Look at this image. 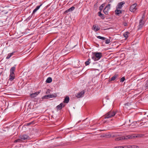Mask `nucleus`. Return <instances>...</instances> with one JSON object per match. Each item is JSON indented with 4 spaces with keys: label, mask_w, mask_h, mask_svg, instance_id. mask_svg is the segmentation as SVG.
Instances as JSON below:
<instances>
[{
    "label": "nucleus",
    "mask_w": 148,
    "mask_h": 148,
    "mask_svg": "<svg viewBox=\"0 0 148 148\" xmlns=\"http://www.w3.org/2000/svg\"><path fill=\"white\" fill-rule=\"evenodd\" d=\"M93 55L92 56L91 58L95 61L99 60L102 56V53L97 52L93 53Z\"/></svg>",
    "instance_id": "f257e3e1"
},
{
    "label": "nucleus",
    "mask_w": 148,
    "mask_h": 148,
    "mask_svg": "<svg viewBox=\"0 0 148 148\" xmlns=\"http://www.w3.org/2000/svg\"><path fill=\"white\" fill-rule=\"evenodd\" d=\"M30 138V137L27 135L25 134L22 136H21L19 138L16 140L14 142L17 143H21L23 140H29Z\"/></svg>",
    "instance_id": "f03ea898"
},
{
    "label": "nucleus",
    "mask_w": 148,
    "mask_h": 148,
    "mask_svg": "<svg viewBox=\"0 0 148 148\" xmlns=\"http://www.w3.org/2000/svg\"><path fill=\"white\" fill-rule=\"evenodd\" d=\"M145 17V14H144L142 18L140 20L139 22V25L137 27L138 30H140L141 29L143 26L145 22L143 21V19Z\"/></svg>",
    "instance_id": "7ed1b4c3"
},
{
    "label": "nucleus",
    "mask_w": 148,
    "mask_h": 148,
    "mask_svg": "<svg viewBox=\"0 0 148 148\" xmlns=\"http://www.w3.org/2000/svg\"><path fill=\"white\" fill-rule=\"evenodd\" d=\"M116 113V112L114 111L111 110L104 115V118L108 119L113 116L115 115Z\"/></svg>",
    "instance_id": "20e7f679"
},
{
    "label": "nucleus",
    "mask_w": 148,
    "mask_h": 148,
    "mask_svg": "<svg viewBox=\"0 0 148 148\" xmlns=\"http://www.w3.org/2000/svg\"><path fill=\"white\" fill-rule=\"evenodd\" d=\"M110 4H108L104 9L103 12L105 14L108 15V14L109 10L110 9Z\"/></svg>",
    "instance_id": "39448f33"
},
{
    "label": "nucleus",
    "mask_w": 148,
    "mask_h": 148,
    "mask_svg": "<svg viewBox=\"0 0 148 148\" xmlns=\"http://www.w3.org/2000/svg\"><path fill=\"white\" fill-rule=\"evenodd\" d=\"M137 5V4L135 3L131 6L130 8V11L132 12H135L137 9L136 7Z\"/></svg>",
    "instance_id": "423d86ee"
},
{
    "label": "nucleus",
    "mask_w": 148,
    "mask_h": 148,
    "mask_svg": "<svg viewBox=\"0 0 148 148\" xmlns=\"http://www.w3.org/2000/svg\"><path fill=\"white\" fill-rule=\"evenodd\" d=\"M84 90H83L80 92L78 93L76 95V97L77 98L82 97L84 95Z\"/></svg>",
    "instance_id": "0eeeda50"
},
{
    "label": "nucleus",
    "mask_w": 148,
    "mask_h": 148,
    "mask_svg": "<svg viewBox=\"0 0 148 148\" xmlns=\"http://www.w3.org/2000/svg\"><path fill=\"white\" fill-rule=\"evenodd\" d=\"M87 119L86 118L83 121V125L84 127H87L89 125L90 122L89 121L87 120Z\"/></svg>",
    "instance_id": "6e6552de"
},
{
    "label": "nucleus",
    "mask_w": 148,
    "mask_h": 148,
    "mask_svg": "<svg viewBox=\"0 0 148 148\" xmlns=\"http://www.w3.org/2000/svg\"><path fill=\"white\" fill-rule=\"evenodd\" d=\"M65 106L64 104L63 103H61L59 105L57 106L56 107L57 110H61L62 108Z\"/></svg>",
    "instance_id": "1a4fd4ad"
},
{
    "label": "nucleus",
    "mask_w": 148,
    "mask_h": 148,
    "mask_svg": "<svg viewBox=\"0 0 148 148\" xmlns=\"http://www.w3.org/2000/svg\"><path fill=\"white\" fill-rule=\"evenodd\" d=\"M125 4V2L124 1H123L119 3L116 7V9H121L122 7V5H123Z\"/></svg>",
    "instance_id": "9d476101"
},
{
    "label": "nucleus",
    "mask_w": 148,
    "mask_h": 148,
    "mask_svg": "<svg viewBox=\"0 0 148 148\" xmlns=\"http://www.w3.org/2000/svg\"><path fill=\"white\" fill-rule=\"evenodd\" d=\"M92 29L95 32H96L99 31L100 29V28L96 25H93L92 26Z\"/></svg>",
    "instance_id": "9b49d317"
},
{
    "label": "nucleus",
    "mask_w": 148,
    "mask_h": 148,
    "mask_svg": "<svg viewBox=\"0 0 148 148\" xmlns=\"http://www.w3.org/2000/svg\"><path fill=\"white\" fill-rule=\"evenodd\" d=\"M40 91H38L37 92L32 93L30 94V97L32 98H34L40 92Z\"/></svg>",
    "instance_id": "f8f14e48"
},
{
    "label": "nucleus",
    "mask_w": 148,
    "mask_h": 148,
    "mask_svg": "<svg viewBox=\"0 0 148 148\" xmlns=\"http://www.w3.org/2000/svg\"><path fill=\"white\" fill-rule=\"evenodd\" d=\"M75 8V7L73 6L72 7L70 8H69V9H68V10H66V11H65L64 13H66L69 12H71L73 11V10H74Z\"/></svg>",
    "instance_id": "ddd939ff"
},
{
    "label": "nucleus",
    "mask_w": 148,
    "mask_h": 148,
    "mask_svg": "<svg viewBox=\"0 0 148 148\" xmlns=\"http://www.w3.org/2000/svg\"><path fill=\"white\" fill-rule=\"evenodd\" d=\"M118 74H115L109 79L110 81H114L118 77Z\"/></svg>",
    "instance_id": "4468645a"
},
{
    "label": "nucleus",
    "mask_w": 148,
    "mask_h": 148,
    "mask_svg": "<svg viewBox=\"0 0 148 148\" xmlns=\"http://www.w3.org/2000/svg\"><path fill=\"white\" fill-rule=\"evenodd\" d=\"M15 78V74L10 73L9 79L10 81H12Z\"/></svg>",
    "instance_id": "2eb2a0df"
},
{
    "label": "nucleus",
    "mask_w": 148,
    "mask_h": 148,
    "mask_svg": "<svg viewBox=\"0 0 148 148\" xmlns=\"http://www.w3.org/2000/svg\"><path fill=\"white\" fill-rule=\"evenodd\" d=\"M69 99H70L69 97L68 96H66V97L64 98L63 102L64 103H67L69 102Z\"/></svg>",
    "instance_id": "dca6fc26"
},
{
    "label": "nucleus",
    "mask_w": 148,
    "mask_h": 148,
    "mask_svg": "<svg viewBox=\"0 0 148 148\" xmlns=\"http://www.w3.org/2000/svg\"><path fill=\"white\" fill-rule=\"evenodd\" d=\"M42 5V4H41L40 5H38V6H37L33 10V11L32 12V14H34L37 11V10H38L39 9L40 7Z\"/></svg>",
    "instance_id": "f3484780"
},
{
    "label": "nucleus",
    "mask_w": 148,
    "mask_h": 148,
    "mask_svg": "<svg viewBox=\"0 0 148 148\" xmlns=\"http://www.w3.org/2000/svg\"><path fill=\"white\" fill-rule=\"evenodd\" d=\"M15 69H16L15 66H13V67H12L10 69V73L12 74H14V72L15 71Z\"/></svg>",
    "instance_id": "a211bd4d"
},
{
    "label": "nucleus",
    "mask_w": 148,
    "mask_h": 148,
    "mask_svg": "<svg viewBox=\"0 0 148 148\" xmlns=\"http://www.w3.org/2000/svg\"><path fill=\"white\" fill-rule=\"evenodd\" d=\"M123 140H125V137H119L116 138L115 139V140L116 141H119Z\"/></svg>",
    "instance_id": "6ab92c4d"
},
{
    "label": "nucleus",
    "mask_w": 148,
    "mask_h": 148,
    "mask_svg": "<svg viewBox=\"0 0 148 148\" xmlns=\"http://www.w3.org/2000/svg\"><path fill=\"white\" fill-rule=\"evenodd\" d=\"M115 14L117 15H119L120 14H121V11L120 10H118V9H116L115 10Z\"/></svg>",
    "instance_id": "aec40b11"
},
{
    "label": "nucleus",
    "mask_w": 148,
    "mask_h": 148,
    "mask_svg": "<svg viewBox=\"0 0 148 148\" xmlns=\"http://www.w3.org/2000/svg\"><path fill=\"white\" fill-rule=\"evenodd\" d=\"M134 136H132V135H128L125 136V140H127L128 139H131L133 137H134Z\"/></svg>",
    "instance_id": "412c9836"
},
{
    "label": "nucleus",
    "mask_w": 148,
    "mask_h": 148,
    "mask_svg": "<svg viewBox=\"0 0 148 148\" xmlns=\"http://www.w3.org/2000/svg\"><path fill=\"white\" fill-rule=\"evenodd\" d=\"M130 34V33L128 32H126L123 34V36L125 38V39H127L128 37V35Z\"/></svg>",
    "instance_id": "4be33fe9"
},
{
    "label": "nucleus",
    "mask_w": 148,
    "mask_h": 148,
    "mask_svg": "<svg viewBox=\"0 0 148 148\" xmlns=\"http://www.w3.org/2000/svg\"><path fill=\"white\" fill-rule=\"evenodd\" d=\"M52 81V79L51 77H48L47 79L46 82L47 83H50Z\"/></svg>",
    "instance_id": "5701e85b"
},
{
    "label": "nucleus",
    "mask_w": 148,
    "mask_h": 148,
    "mask_svg": "<svg viewBox=\"0 0 148 148\" xmlns=\"http://www.w3.org/2000/svg\"><path fill=\"white\" fill-rule=\"evenodd\" d=\"M105 3L102 4L99 7V9L100 11H101L103 9V7L105 6Z\"/></svg>",
    "instance_id": "b1692460"
},
{
    "label": "nucleus",
    "mask_w": 148,
    "mask_h": 148,
    "mask_svg": "<svg viewBox=\"0 0 148 148\" xmlns=\"http://www.w3.org/2000/svg\"><path fill=\"white\" fill-rule=\"evenodd\" d=\"M90 60H91L90 58H89L88 59L87 61L85 62V64L86 66H87L90 63Z\"/></svg>",
    "instance_id": "393cba45"
},
{
    "label": "nucleus",
    "mask_w": 148,
    "mask_h": 148,
    "mask_svg": "<svg viewBox=\"0 0 148 148\" xmlns=\"http://www.w3.org/2000/svg\"><path fill=\"white\" fill-rule=\"evenodd\" d=\"M50 95H46L42 97V99H48L49 98H50Z\"/></svg>",
    "instance_id": "a878e982"
},
{
    "label": "nucleus",
    "mask_w": 148,
    "mask_h": 148,
    "mask_svg": "<svg viewBox=\"0 0 148 148\" xmlns=\"http://www.w3.org/2000/svg\"><path fill=\"white\" fill-rule=\"evenodd\" d=\"M97 37L98 38L102 40H105L106 39V38L105 37H102L100 36H97Z\"/></svg>",
    "instance_id": "bb28decb"
},
{
    "label": "nucleus",
    "mask_w": 148,
    "mask_h": 148,
    "mask_svg": "<svg viewBox=\"0 0 148 148\" xmlns=\"http://www.w3.org/2000/svg\"><path fill=\"white\" fill-rule=\"evenodd\" d=\"M113 148H128L127 146H124V147L122 146H116L114 147Z\"/></svg>",
    "instance_id": "cd10ccee"
},
{
    "label": "nucleus",
    "mask_w": 148,
    "mask_h": 148,
    "mask_svg": "<svg viewBox=\"0 0 148 148\" xmlns=\"http://www.w3.org/2000/svg\"><path fill=\"white\" fill-rule=\"evenodd\" d=\"M110 42V40L109 39H106V40L105 43L108 44H109Z\"/></svg>",
    "instance_id": "c85d7f7f"
},
{
    "label": "nucleus",
    "mask_w": 148,
    "mask_h": 148,
    "mask_svg": "<svg viewBox=\"0 0 148 148\" xmlns=\"http://www.w3.org/2000/svg\"><path fill=\"white\" fill-rule=\"evenodd\" d=\"M125 80V77H123L120 80V82H123Z\"/></svg>",
    "instance_id": "c756f323"
},
{
    "label": "nucleus",
    "mask_w": 148,
    "mask_h": 148,
    "mask_svg": "<svg viewBox=\"0 0 148 148\" xmlns=\"http://www.w3.org/2000/svg\"><path fill=\"white\" fill-rule=\"evenodd\" d=\"M50 95V98H52L53 97H56L57 96L56 95Z\"/></svg>",
    "instance_id": "7c9ffc66"
},
{
    "label": "nucleus",
    "mask_w": 148,
    "mask_h": 148,
    "mask_svg": "<svg viewBox=\"0 0 148 148\" xmlns=\"http://www.w3.org/2000/svg\"><path fill=\"white\" fill-rule=\"evenodd\" d=\"M99 16L101 17L102 19H104L105 18L104 15L102 14H101V15Z\"/></svg>",
    "instance_id": "2f4dec72"
},
{
    "label": "nucleus",
    "mask_w": 148,
    "mask_h": 148,
    "mask_svg": "<svg viewBox=\"0 0 148 148\" xmlns=\"http://www.w3.org/2000/svg\"><path fill=\"white\" fill-rule=\"evenodd\" d=\"M145 89H146L148 88V82L146 83L145 84Z\"/></svg>",
    "instance_id": "473e14b6"
},
{
    "label": "nucleus",
    "mask_w": 148,
    "mask_h": 148,
    "mask_svg": "<svg viewBox=\"0 0 148 148\" xmlns=\"http://www.w3.org/2000/svg\"><path fill=\"white\" fill-rule=\"evenodd\" d=\"M11 55L10 54V53H9L8 55V56H7L6 58V59H9L11 57Z\"/></svg>",
    "instance_id": "72a5a7b5"
},
{
    "label": "nucleus",
    "mask_w": 148,
    "mask_h": 148,
    "mask_svg": "<svg viewBox=\"0 0 148 148\" xmlns=\"http://www.w3.org/2000/svg\"><path fill=\"white\" fill-rule=\"evenodd\" d=\"M124 105L125 106H130V105H131V103H125L124 104Z\"/></svg>",
    "instance_id": "f704fd0d"
},
{
    "label": "nucleus",
    "mask_w": 148,
    "mask_h": 148,
    "mask_svg": "<svg viewBox=\"0 0 148 148\" xmlns=\"http://www.w3.org/2000/svg\"><path fill=\"white\" fill-rule=\"evenodd\" d=\"M123 24L125 26H126L127 25V23L126 22H124Z\"/></svg>",
    "instance_id": "c9c22d12"
},
{
    "label": "nucleus",
    "mask_w": 148,
    "mask_h": 148,
    "mask_svg": "<svg viewBox=\"0 0 148 148\" xmlns=\"http://www.w3.org/2000/svg\"><path fill=\"white\" fill-rule=\"evenodd\" d=\"M98 13V15L99 16L101 15V14H102L101 13V11H100Z\"/></svg>",
    "instance_id": "e433bc0d"
},
{
    "label": "nucleus",
    "mask_w": 148,
    "mask_h": 148,
    "mask_svg": "<svg viewBox=\"0 0 148 148\" xmlns=\"http://www.w3.org/2000/svg\"><path fill=\"white\" fill-rule=\"evenodd\" d=\"M33 123V122H30V123H27V125H30V124H32V123Z\"/></svg>",
    "instance_id": "4c0bfd02"
},
{
    "label": "nucleus",
    "mask_w": 148,
    "mask_h": 148,
    "mask_svg": "<svg viewBox=\"0 0 148 148\" xmlns=\"http://www.w3.org/2000/svg\"><path fill=\"white\" fill-rule=\"evenodd\" d=\"M14 52H12V53H10V54L11 55V56H12L13 55L14 53Z\"/></svg>",
    "instance_id": "58836bf2"
},
{
    "label": "nucleus",
    "mask_w": 148,
    "mask_h": 148,
    "mask_svg": "<svg viewBox=\"0 0 148 148\" xmlns=\"http://www.w3.org/2000/svg\"><path fill=\"white\" fill-rule=\"evenodd\" d=\"M3 12H4V13H5V14H6L7 13H8V11H7V12H5V10H4L3 11Z\"/></svg>",
    "instance_id": "ea45409f"
},
{
    "label": "nucleus",
    "mask_w": 148,
    "mask_h": 148,
    "mask_svg": "<svg viewBox=\"0 0 148 148\" xmlns=\"http://www.w3.org/2000/svg\"><path fill=\"white\" fill-rule=\"evenodd\" d=\"M134 148H139V147L138 146H134Z\"/></svg>",
    "instance_id": "a19ab883"
},
{
    "label": "nucleus",
    "mask_w": 148,
    "mask_h": 148,
    "mask_svg": "<svg viewBox=\"0 0 148 148\" xmlns=\"http://www.w3.org/2000/svg\"><path fill=\"white\" fill-rule=\"evenodd\" d=\"M141 121H143V119H141Z\"/></svg>",
    "instance_id": "79ce46f5"
},
{
    "label": "nucleus",
    "mask_w": 148,
    "mask_h": 148,
    "mask_svg": "<svg viewBox=\"0 0 148 148\" xmlns=\"http://www.w3.org/2000/svg\"><path fill=\"white\" fill-rule=\"evenodd\" d=\"M142 123H143V122L142 123H140V124H142Z\"/></svg>",
    "instance_id": "37998d69"
},
{
    "label": "nucleus",
    "mask_w": 148,
    "mask_h": 148,
    "mask_svg": "<svg viewBox=\"0 0 148 148\" xmlns=\"http://www.w3.org/2000/svg\"><path fill=\"white\" fill-rule=\"evenodd\" d=\"M46 94H47V92H46Z\"/></svg>",
    "instance_id": "c03bdc74"
}]
</instances>
